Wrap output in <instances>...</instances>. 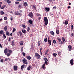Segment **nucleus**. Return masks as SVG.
<instances>
[{"instance_id": "nucleus-51", "label": "nucleus", "mask_w": 74, "mask_h": 74, "mask_svg": "<svg viewBox=\"0 0 74 74\" xmlns=\"http://www.w3.org/2000/svg\"><path fill=\"white\" fill-rule=\"evenodd\" d=\"M22 54L24 56H26V54H25V53L24 52H23Z\"/></svg>"}, {"instance_id": "nucleus-41", "label": "nucleus", "mask_w": 74, "mask_h": 74, "mask_svg": "<svg viewBox=\"0 0 74 74\" xmlns=\"http://www.w3.org/2000/svg\"><path fill=\"white\" fill-rule=\"evenodd\" d=\"M45 64H44L43 65H42V69H45Z\"/></svg>"}, {"instance_id": "nucleus-3", "label": "nucleus", "mask_w": 74, "mask_h": 74, "mask_svg": "<svg viewBox=\"0 0 74 74\" xmlns=\"http://www.w3.org/2000/svg\"><path fill=\"white\" fill-rule=\"evenodd\" d=\"M35 55L36 56V58L37 59H40V55L37 53H36L35 54Z\"/></svg>"}, {"instance_id": "nucleus-22", "label": "nucleus", "mask_w": 74, "mask_h": 74, "mask_svg": "<svg viewBox=\"0 0 74 74\" xmlns=\"http://www.w3.org/2000/svg\"><path fill=\"white\" fill-rule=\"evenodd\" d=\"M29 23H30V24H32L33 23V21L32 20H29Z\"/></svg>"}, {"instance_id": "nucleus-58", "label": "nucleus", "mask_w": 74, "mask_h": 74, "mask_svg": "<svg viewBox=\"0 0 74 74\" xmlns=\"http://www.w3.org/2000/svg\"><path fill=\"white\" fill-rule=\"evenodd\" d=\"M42 50V47H41L40 49V52H41V51Z\"/></svg>"}, {"instance_id": "nucleus-2", "label": "nucleus", "mask_w": 74, "mask_h": 74, "mask_svg": "<svg viewBox=\"0 0 74 74\" xmlns=\"http://www.w3.org/2000/svg\"><path fill=\"white\" fill-rule=\"evenodd\" d=\"M22 61L24 64H27V60H26V58H23V59L22 60Z\"/></svg>"}, {"instance_id": "nucleus-36", "label": "nucleus", "mask_w": 74, "mask_h": 74, "mask_svg": "<svg viewBox=\"0 0 74 74\" xmlns=\"http://www.w3.org/2000/svg\"><path fill=\"white\" fill-rule=\"evenodd\" d=\"M23 41H21L20 43V45H23Z\"/></svg>"}, {"instance_id": "nucleus-47", "label": "nucleus", "mask_w": 74, "mask_h": 74, "mask_svg": "<svg viewBox=\"0 0 74 74\" xmlns=\"http://www.w3.org/2000/svg\"><path fill=\"white\" fill-rule=\"evenodd\" d=\"M47 38H45V39H44V41L45 42H47Z\"/></svg>"}, {"instance_id": "nucleus-55", "label": "nucleus", "mask_w": 74, "mask_h": 74, "mask_svg": "<svg viewBox=\"0 0 74 74\" xmlns=\"http://www.w3.org/2000/svg\"><path fill=\"white\" fill-rule=\"evenodd\" d=\"M53 43L54 44H56V40H53Z\"/></svg>"}, {"instance_id": "nucleus-11", "label": "nucleus", "mask_w": 74, "mask_h": 74, "mask_svg": "<svg viewBox=\"0 0 74 74\" xmlns=\"http://www.w3.org/2000/svg\"><path fill=\"white\" fill-rule=\"evenodd\" d=\"M32 8H33V9L34 10V11H37V9H36V5H32Z\"/></svg>"}, {"instance_id": "nucleus-15", "label": "nucleus", "mask_w": 74, "mask_h": 74, "mask_svg": "<svg viewBox=\"0 0 74 74\" xmlns=\"http://www.w3.org/2000/svg\"><path fill=\"white\" fill-rule=\"evenodd\" d=\"M22 33H24V34H25L27 32V31H26V30H25L24 29L22 30Z\"/></svg>"}, {"instance_id": "nucleus-6", "label": "nucleus", "mask_w": 74, "mask_h": 74, "mask_svg": "<svg viewBox=\"0 0 74 74\" xmlns=\"http://www.w3.org/2000/svg\"><path fill=\"white\" fill-rule=\"evenodd\" d=\"M3 34V37H6V36H5V34L4 33V31L3 30L0 31V34Z\"/></svg>"}, {"instance_id": "nucleus-61", "label": "nucleus", "mask_w": 74, "mask_h": 74, "mask_svg": "<svg viewBox=\"0 0 74 74\" xmlns=\"http://www.w3.org/2000/svg\"><path fill=\"white\" fill-rule=\"evenodd\" d=\"M1 63H3V59H1Z\"/></svg>"}, {"instance_id": "nucleus-9", "label": "nucleus", "mask_w": 74, "mask_h": 74, "mask_svg": "<svg viewBox=\"0 0 74 74\" xmlns=\"http://www.w3.org/2000/svg\"><path fill=\"white\" fill-rule=\"evenodd\" d=\"M72 46L71 45H69L68 47V49L69 51H71V50H72Z\"/></svg>"}, {"instance_id": "nucleus-26", "label": "nucleus", "mask_w": 74, "mask_h": 74, "mask_svg": "<svg viewBox=\"0 0 74 74\" xmlns=\"http://www.w3.org/2000/svg\"><path fill=\"white\" fill-rule=\"evenodd\" d=\"M5 7H6V5H3L1 7V9H3V8H4Z\"/></svg>"}, {"instance_id": "nucleus-16", "label": "nucleus", "mask_w": 74, "mask_h": 74, "mask_svg": "<svg viewBox=\"0 0 74 74\" xmlns=\"http://www.w3.org/2000/svg\"><path fill=\"white\" fill-rule=\"evenodd\" d=\"M50 33L52 36H55L54 32H53V31L50 32Z\"/></svg>"}, {"instance_id": "nucleus-12", "label": "nucleus", "mask_w": 74, "mask_h": 74, "mask_svg": "<svg viewBox=\"0 0 74 74\" xmlns=\"http://www.w3.org/2000/svg\"><path fill=\"white\" fill-rule=\"evenodd\" d=\"M45 10L46 12H48L49 11V8H45Z\"/></svg>"}, {"instance_id": "nucleus-18", "label": "nucleus", "mask_w": 74, "mask_h": 74, "mask_svg": "<svg viewBox=\"0 0 74 74\" xmlns=\"http://www.w3.org/2000/svg\"><path fill=\"white\" fill-rule=\"evenodd\" d=\"M4 53L5 54L7 53V48H6L4 51Z\"/></svg>"}, {"instance_id": "nucleus-34", "label": "nucleus", "mask_w": 74, "mask_h": 74, "mask_svg": "<svg viewBox=\"0 0 74 74\" xmlns=\"http://www.w3.org/2000/svg\"><path fill=\"white\" fill-rule=\"evenodd\" d=\"M18 33H19V34H20V36H22V32H21V31H19V32H18Z\"/></svg>"}, {"instance_id": "nucleus-14", "label": "nucleus", "mask_w": 74, "mask_h": 74, "mask_svg": "<svg viewBox=\"0 0 74 74\" xmlns=\"http://www.w3.org/2000/svg\"><path fill=\"white\" fill-rule=\"evenodd\" d=\"M26 58H27V59H28V60H30L31 59V57L30 56H26Z\"/></svg>"}, {"instance_id": "nucleus-21", "label": "nucleus", "mask_w": 74, "mask_h": 74, "mask_svg": "<svg viewBox=\"0 0 74 74\" xmlns=\"http://www.w3.org/2000/svg\"><path fill=\"white\" fill-rule=\"evenodd\" d=\"M6 2L8 3V4H10L11 3V1H10L9 0H6Z\"/></svg>"}, {"instance_id": "nucleus-38", "label": "nucleus", "mask_w": 74, "mask_h": 74, "mask_svg": "<svg viewBox=\"0 0 74 74\" xmlns=\"http://www.w3.org/2000/svg\"><path fill=\"white\" fill-rule=\"evenodd\" d=\"M73 27H74V26H73V25L71 24V29H73Z\"/></svg>"}, {"instance_id": "nucleus-53", "label": "nucleus", "mask_w": 74, "mask_h": 74, "mask_svg": "<svg viewBox=\"0 0 74 74\" xmlns=\"http://www.w3.org/2000/svg\"><path fill=\"white\" fill-rule=\"evenodd\" d=\"M16 31V29H15V28H13V31H12L13 33H14V32H15Z\"/></svg>"}, {"instance_id": "nucleus-57", "label": "nucleus", "mask_w": 74, "mask_h": 74, "mask_svg": "<svg viewBox=\"0 0 74 74\" xmlns=\"http://www.w3.org/2000/svg\"><path fill=\"white\" fill-rule=\"evenodd\" d=\"M8 40L9 41H10L11 40V38H8Z\"/></svg>"}, {"instance_id": "nucleus-32", "label": "nucleus", "mask_w": 74, "mask_h": 74, "mask_svg": "<svg viewBox=\"0 0 74 74\" xmlns=\"http://www.w3.org/2000/svg\"><path fill=\"white\" fill-rule=\"evenodd\" d=\"M11 45L12 46H14V45H15V44L14 43V41H12V42Z\"/></svg>"}, {"instance_id": "nucleus-1", "label": "nucleus", "mask_w": 74, "mask_h": 74, "mask_svg": "<svg viewBox=\"0 0 74 74\" xmlns=\"http://www.w3.org/2000/svg\"><path fill=\"white\" fill-rule=\"evenodd\" d=\"M44 21L45 22V25H47L48 23V18L47 17H45L44 18Z\"/></svg>"}, {"instance_id": "nucleus-27", "label": "nucleus", "mask_w": 74, "mask_h": 74, "mask_svg": "<svg viewBox=\"0 0 74 74\" xmlns=\"http://www.w3.org/2000/svg\"><path fill=\"white\" fill-rule=\"evenodd\" d=\"M4 30L5 31H7V26H6L5 27H4Z\"/></svg>"}, {"instance_id": "nucleus-63", "label": "nucleus", "mask_w": 74, "mask_h": 74, "mask_svg": "<svg viewBox=\"0 0 74 74\" xmlns=\"http://www.w3.org/2000/svg\"><path fill=\"white\" fill-rule=\"evenodd\" d=\"M74 33H72L71 34V37H73V36H74Z\"/></svg>"}, {"instance_id": "nucleus-40", "label": "nucleus", "mask_w": 74, "mask_h": 74, "mask_svg": "<svg viewBox=\"0 0 74 74\" xmlns=\"http://www.w3.org/2000/svg\"><path fill=\"white\" fill-rule=\"evenodd\" d=\"M56 33L57 34H59V30H57L56 31Z\"/></svg>"}, {"instance_id": "nucleus-43", "label": "nucleus", "mask_w": 74, "mask_h": 74, "mask_svg": "<svg viewBox=\"0 0 74 74\" xmlns=\"http://www.w3.org/2000/svg\"><path fill=\"white\" fill-rule=\"evenodd\" d=\"M40 43H41V42H40V41H38V45L39 47L40 46V44H41Z\"/></svg>"}, {"instance_id": "nucleus-4", "label": "nucleus", "mask_w": 74, "mask_h": 74, "mask_svg": "<svg viewBox=\"0 0 74 74\" xmlns=\"http://www.w3.org/2000/svg\"><path fill=\"white\" fill-rule=\"evenodd\" d=\"M44 60H45V63L46 65H48V64L47 62L48 61V59H47V58L46 57H45L44 58Z\"/></svg>"}, {"instance_id": "nucleus-52", "label": "nucleus", "mask_w": 74, "mask_h": 74, "mask_svg": "<svg viewBox=\"0 0 74 74\" xmlns=\"http://www.w3.org/2000/svg\"><path fill=\"white\" fill-rule=\"evenodd\" d=\"M64 43V42H63V41H62L60 42V44L61 45L63 44Z\"/></svg>"}, {"instance_id": "nucleus-45", "label": "nucleus", "mask_w": 74, "mask_h": 74, "mask_svg": "<svg viewBox=\"0 0 74 74\" xmlns=\"http://www.w3.org/2000/svg\"><path fill=\"white\" fill-rule=\"evenodd\" d=\"M22 26L23 28H26V26L25 25H22Z\"/></svg>"}, {"instance_id": "nucleus-35", "label": "nucleus", "mask_w": 74, "mask_h": 74, "mask_svg": "<svg viewBox=\"0 0 74 74\" xmlns=\"http://www.w3.org/2000/svg\"><path fill=\"white\" fill-rule=\"evenodd\" d=\"M22 4L18 6V8H20L22 7Z\"/></svg>"}, {"instance_id": "nucleus-19", "label": "nucleus", "mask_w": 74, "mask_h": 74, "mask_svg": "<svg viewBox=\"0 0 74 74\" xmlns=\"http://www.w3.org/2000/svg\"><path fill=\"white\" fill-rule=\"evenodd\" d=\"M48 42L49 44L50 45H51V40L48 39Z\"/></svg>"}, {"instance_id": "nucleus-7", "label": "nucleus", "mask_w": 74, "mask_h": 74, "mask_svg": "<svg viewBox=\"0 0 74 74\" xmlns=\"http://www.w3.org/2000/svg\"><path fill=\"white\" fill-rule=\"evenodd\" d=\"M28 16L31 18H33V14L32 12H30L28 14Z\"/></svg>"}, {"instance_id": "nucleus-28", "label": "nucleus", "mask_w": 74, "mask_h": 74, "mask_svg": "<svg viewBox=\"0 0 74 74\" xmlns=\"http://www.w3.org/2000/svg\"><path fill=\"white\" fill-rule=\"evenodd\" d=\"M4 12L3 11H1V15H3L4 14Z\"/></svg>"}, {"instance_id": "nucleus-39", "label": "nucleus", "mask_w": 74, "mask_h": 74, "mask_svg": "<svg viewBox=\"0 0 74 74\" xmlns=\"http://www.w3.org/2000/svg\"><path fill=\"white\" fill-rule=\"evenodd\" d=\"M48 51L47 50V51L45 52V55H48Z\"/></svg>"}, {"instance_id": "nucleus-56", "label": "nucleus", "mask_w": 74, "mask_h": 74, "mask_svg": "<svg viewBox=\"0 0 74 74\" xmlns=\"http://www.w3.org/2000/svg\"><path fill=\"white\" fill-rule=\"evenodd\" d=\"M15 3V4H18L19 3V2H16Z\"/></svg>"}, {"instance_id": "nucleus-50", "label": "nucleus", "mask_w": 74, "mask_h": 74, "mask_svg": "<svg viewBox=\"0 0 74 74\" xmlns=\"http://www.w3.org/2000/svg\"><path fill=\"white\" fill-rule=\"evenodd\" d=\"M29 31H30V27H28L27 31V32H29Z\"/></svg>"}, {"instance_id": "nucleus-25", "label": "nucleus", "mask_w": 74, "mask_h": 74, "mask_svg": "<svg viewBox=\"0 0 74 74\" xmlns=\"http://www.w3.org/2000/svg\"><path fill=\"white\" fill-rule=\"evenodd\" d=\"M57 39L58 40L59 42H61V41H62V39L61 38H58Z\"/></svg>"}, {"instance_id": "nucleus-23", "label": "nucleus", "mask_w": 74, "mask_h": 74, "mask_svg": "<svg viewBox=\"0 0 74 74\" xmlns=\"http://www.w3.org/2000/svg\"><path fill=\"white\" fill-rule=\"evenodd\" d=\"M49 3H53V0H47ZM54 1H55V0H53Z\"/></svg>"}, {"instance_id": "nucleus-30", "label": "nucleus", "mask_w": 74, "mask_h": 74, "mask_svg": "<svg viewBox=\"0 0 74 74\" xmlns=\"http://www.w3.org/2000/svg\"><path fill=\"white\" fill-rule=\"evenodd\" d=\"M6 36H10V33L8 32H6Z\"/></svg>"}, {"instance_id": "nucleus-37", "label": "nucleus", "mask_w": 74, "mask_h": 74, "mask_svg": "<svg viewBox=\"0 0 74 74\" xmlns=\"http://www.w3.org/2000/svg\"><path fill=\"white\" fill-rule=\"evenodd\" d=\"M25 66V65H23L21 66V70H23V68H24V66Z\"/></svg>"}, {"instance_id": "nucleus-44", "label": "nucleus", "mask_w": 74, "mask_h": 74, "mask_svg": "<svg viewBox=\"0 0 74 74\" xmlns=\"http://www.w3.org/2000/svg\"><path fill=\"white\" fill-rule=\"evenodd\" d=\"M56 55H57V54L54 53L53 54V56H54V57H56Z\"/></svg>"}, {"instance_id": "nucleus-29", "label": "nucleus", "mask_w": 74, "mask_h": 74, "mask_svg": "<svg viewBox=\"0 0 74 74\" xmlns=\"http://www.w3.org/2000/svg\"><path fill=\"white\" fill-rule=\"evenodd\" d=\"M36 16H41V14H39L38 13H36Z\"/></svg>"}, {"instance_id": "nucleus-17", "label": "nucleus", "mask_w": 74, "mask_h": 74, "mask_svg": "<svg viewBox=\"0 0 74 74\" xmlns=\"http://www.w3.org/2000/svg\"><path fill=\"white\" fill-rule=\"evenodd\" d=\"M9 60V61H11V59H10V58H5V61H6V62H7V61H8V60Z\"/></svg>"}, {"instance_id": "nucleus-42", "label": "nucleus", "mask_w": 74, "mask_h": 74, "mask_svg": "<svg viewBox=\"0 0 74 74\" xmlns=\"http://www.w3.org/2000/svg\"><path fill=\"white\" fill-rule=\"evenodd\" d=\"M62 52L59 51L58 52V55H61L62 54Z\"/></svg>"}, {"instance_id": "nucleus-20", "label": "nucleus", "mask_w": 74, "mask_h": 74, "mask_svg": "<svg viewBox=\"0 0 74 74\" xmlns=\"http://www.w3.org/2000/svg\"><path fill=\"white\" fill-rule=\"evenodd\" d=\"M12 51L11 50L8 49V52H9V53H12Z\"/></svg>"}, {"instance_id": "nucleus-8", "label": "nucleus", "mask_w": 74, "mask_h": 74, "mask_svg": "<svg viewBox=\"0 0 74 74\" xmlns=\"http://www.w3.org/2000/svg\"><path fill=\"white\" fill-rule=\"evenodd\" d=\"M14 14L16 15H19L20 16H22V14L18 12H14Z\"/></svg>"}, {"instance_id": "nucleus-62", "label": "nucleus", "mask_w": 74, "mask_h": 74, "mask_svg": "<svg viewBox=\"0 0 74 74\" xmlns=\"http://www.w3.org/2000/svg\"><path fill=\"white\" fill-rule=\"evenodd\" d=\"M67 8L68 9H69L70 8H71V6H68Z\"/></svg>"}, {"instance_id": "nucleus-49", "label": "nucleus", "mask_w": 74, "mask_h": 74, "mask_svg": "<svg viewBox=\"0 0 74 74\" xmlns=\"http://www.w3.org/2000/svg\"><path fill=\"white\" fill-rule=\"evenodd\" d=\"M10 55H11V54L10 53H8L6 54V55L8 56H9Z\"/></svg>"}, {"instance_id": "nucleus-64", "label": "nucleus", "mask_w": 74, "mask_h": 74, "mask_svg": "<svg viewBox=\"0 0 74 74\" xmlns=\"http://www.w3.org/2000/svg\"><path fill=\"white\" fill-rule=\"evenodd\" d=\"M41 17H39L38 18V20H40V19H41Z\"/></svg>"}, {"instance_id": "nucleus-48", "label": "nucleus", "mask_w": 74, "mask_h": 74, "mask_svg": "<svg viewBox=\"0 0 74 74\" xmlns=\"http://www.w3.org/2000/svg\"><path fill=\"white\" fill-rule=\"evenodd\" d=\"M4 19L5 21H6V20L7 19V17H4Z\"/></svg>"}, {"instance_id": "nucleus-10", "label": "nucleus", "mask_w": 74, "mask_h": 74, "mask_svg": "<svg viewBox=\"0 0 74 74\" xmlns=\"http://www.w3.org/2000/svg\"><path fill=\"white\" fill-rule=\"evenodd\" d=\"M18 68V66H17L15 65L14 66L13 69L15 71H16L17 70V68Z\"/></svg>"}, {"instance_id": "nucleus-46", "label": "nucleus", "mask_w": 74, "mask_h": 74, "mask_svg": "<svg viewBox=\"0 0 74 74\" xmlns=\"http://www.w3.org/2000/svg\"><path fill=\"white\" fill-rule=\"evenodd\" d=\"M21 52H23V47H21Z\"/></svg>"}, {"instance_id": "nucleus-5", "label": "nucleus", "mask_w": 74, "mask_h": 74, "mask_svg": "<svg viewBox=\"0 0 74 74\" xmlns=\"http://www.w3.org/2000/svg\"><path fill=\"white\" fill-rule=\"evenodd\" d=\"M70 62L71 66H73L74 65V60L73 59L71 60Z\"/></svg>"}, {"instance_id": "nucleus-24", "label": "nucleus", "mask_w": 74, "mask_h": 74, "mask_svg": "<svg viewBox=\"0 0 74 74\" xmlns=\"http://www.w3.org/2000/svg\"><path fill=\"white\" fill-rule=\"evenodd\" d=\"M30 69H31V66H29L27 68V70L28 71H29L30 70Z\"/></svg>"}, {"instance_id": "nucleus-31", "label": "nucleus", "mask_w": 74, "mask_h": 74, "mask_svg": "<svg viewBox=\"0 0 74 74\" xmlns=\"http://www.w3.org/2000/svg\"><path fill=\"white\" fill-rule=\"evenodd\" d=\"M68 21L66 20L65 21L64 24L65 25H67V24H68Z\"/></svg>"}, {"instance_id": "nucleus-13", "label": "nucleus", "mask_w": 74, "mask_h": 74, "mask_svg": "<svg viewBox=\"0 0 74 74\" xmlns=\"http://www.w3.org/2000/svg\"><path fill=\"white\" fill-rule=\"evenodd\" d=\"M24 7H27L28 5V4L27 3V2H25L23 4Z\"/></svg>"}, {"instance_id": "nucleus-60", "label": "nucleus", "mask_w": 74, "mask_h": 74, "mask_svg": "<svg viewBox=\"0 0 74 74\" xmlns=\"http://www.w3.org/2000/svg\"><path fill=\"white\" fill-rule=\"evenodd\" d=\"M1 4H2V2H0V8H1Z\"/></svg>"}, {"instance_id": "nucleus-59", "label": "nucleus", "mask_w": 74, "mask_h": 74, "mask_svg": "<svg viewBox=\"0 0 74 74\" xmlns=\"http://www.w3.org/2000/svg\"><path fill=\"white\" fill-rule=\"evenodd\" d=\"M53 9H56V7L54 6L53 7Z\"/></svg>"}, {"instance_id": "nucleus-33", "label": "nucleus", "mask_w": 74, "mask_h": 74, "mask_svg": "<svg viewBox=\"0 0 74 74\" xmlns=\"http://www.w3.org/2000/svg\"><path fill=\"white\" fill-rule=\"evenodd\" d=\"M62 41H63V42H64L65 41V39L64 37L62 38Z\"/></svg>"}, {"instance_id": "nucleus-54", "label": "nucleus", "mask_w": 74, "mask_h": 74, "mask_svg": "<svg viewBox=\"0 0 74 74\" xmlns=\"http://www.w3.org/2000/svg\"><path fill=\"white\" fill-rule=\"evenodd\" d=\"M5 44H6V45H8V42L6 41L5 42Z\"/></svg>"}]
</instances>
